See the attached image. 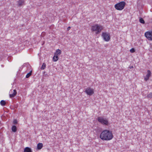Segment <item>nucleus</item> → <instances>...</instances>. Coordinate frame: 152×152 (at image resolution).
Segmentation results:
<instances>
[{
	"label": "nucleus",
	"instance_id": "obj_1",
	"mask_svg": "<svg viewBox=\"0 0 152 152\" xmlns=\"http://www.w3.org/2000/svg\"><path fill=\"white\" fill-rule=\"evenodd\" d=\"M100 138L103 140H110L112 139L113 135L111 131L109 130L103 131L100 135Z\"/></svg>",
	"mask_w": 152,
	"mask_h": 152
},
{
	"label": "nucleus",
	"instance_id": "obj_2",
	"mask_svg": "<svg viewBox=\"0 0 152 152\" xmlns=\"http://www.w3.org/2000/svg\"><path fill=\"white\" fill-rule=\"evenodd\" d=\"M103 29V26L100 25L98 24L92 26L91 30L92 32L95 31L96 34L100 33Z\"/></svg>",
	"mask_w": 152,
	"mask_h": 152
},
{
	"label": "nucleus",
	"instance_id": "obj_3",
	"mask_svg": "<svg viewBox=\"0 0 152 152\" xmlns=\"http://www.w3.org/2000/svg\"><path fill=\"white\" fill-rule=\"evenodd\" d=\"M125 4L126 3L124 1H122L115 4V7L116 10H123Z\"/></svg>",
	"mask_w": 152,
	"mask_h": 152
},
{
	"label": "nucleus",
	"instance_id": "obj_4",
	"mask_svg": "<svg viewBox=\"0 0 152 152\" xmlns=\"http://www.w3.org/2000/svg\"><path fill=\"white\" fill-rule=\"evenodd\" d=\"M97 120L98 121L102 124L106 125H108V121L107 119H104L102 117H98Z\"/></svg>",
	"mask_w": 152,
	"mask_h": 152
},
{
	"label": "nucleus",
	"instance_id": "obj_5",
	"mask_svg": "<svg viewBox=\"0 0 152 152\" xmlns=\"http://www.w3.org/2000/svg\"><path fill=\"white\" fill-rule=\"evenodd\" d=\"M102 36L104 39L106 41L108 42L110 39V34L107 32H104L102 33Z\"/></svg>",
	"mask_w": 152,
	"mask_h": 152
},
{
	"label": "nucleus",
	"instance_id": "obj_6",
	"mask_svg": "<svg viewBox=\"0 0 152 152\" xmlns=\"http://www.w3.org/2000/svg\"><path fill=\"white\" fill-rule=\"evenodd\" d=\"M85 90L84 92L88 95L91 96L94 93V90L90 87H88Z\"/></svg>",
	"mask_w": 152,
	"mask_h": 152
},
{
	"label": "nucleus",
	"instance_id": "obj_7",
	"mask_svg": "<svg viewBox=\"0 0 152 152\" xmlns=\"http://www.w3.org/2000/svg\"><path fill=\"white\" fill-rule=\"evenodd\" d=\"M145 36L149 40H152V30L146 32Z\"/></svg>",
	"mask_w": 152,
	"mask_h": 152
},
{
	"label": "nucleus",
	"instance_id": "obj_8",
	"mask_svg": "<svg viewBox=\"0 0 152 152\" xmlns=\"http://www.w3.org/2000/svg\"><path fill=\"white\" fill-rule=\"evenodd\" d=\"M25 1V0H18L17 1V5L19 7H20L24 5Z\"/></svg>",
	"mask_w": 152,
	"mask_h": 152
},
{
	"label": "nucleus",
	"instance_id": "obj_9",
	"mask_svg": "<svg viewBox=\"0 0 152 152\" xmlns=\"http://www.w3.org/2000/svg\"><path fill=\"white\" fill-rule=\"evenodd\" d=\"M147 74L144 77V80L146 81H147L149 79V78L151 75V72L150 70H147Z\"/></svg>",
	"mask_w": 152,
	"mask_h": 152
},
{
	"label": "nucleus",
	"instance_id": "obj_10",
	"mask_svg": "<svg viewBox=\"0 0 152 152\" xmlns=\"http://www.w3.org/2000/svg\"><path fill=\"white\" fill-rule=\"evenodd\" d=\"M16 91L15 89L13 90V92L12 94H10V98H13L17 94Z\"/></svg>",
	"mask_w": 152,
	"mask_h": 152
},
{
	"label": "nucleus",
	"instance_id": "obj_11",
	"mask_svg": "<svg viewBox=\"0 0 152 152\" xmlns=\"http://www.w3.org/2000/svg\"><path fill=\"white\" fill-rule=\"evenodd\" d=\"M24 152H32V151L30 148L26 147L24 148Z\"/></svg>",
	"mask_w": 152,
	"mask_h": 152
},
{
	"label": "nucleus",
	"instance_id": "obj_12",
	"mask_svg": "<svg viewBox=\"0 0 152 152\" xmlns=\"http://www.w3.org/2000/svg\"><path fill=\"white\" fill-rule=\"evenodd\" d=\"M43 147V144L41 143H39L37 145V149L38 150L41 149Z\"/></svg>",
	"mask_w": 152,
	"mask_h": 152
},
{
	"label": "nucleus",
	"instance_id": "obj_13",
	"mask_svg": "<svg viewBox=\"0 0 152 152\" xmlns=\"http://www.w3.org/2000/svg\"><path fill=\"white\" fill-rule=\"evenodd\" d=\"M61 53V50L58 49L56 50V52L55 53V55H57V56H59Z\"/></svg>",
	"mask_w": 152,
	"mask_h": 152
},
{
	"label": "nucleus",
	"instance_id": "obj_14",
	"mask_svg": "<svg viewBox=\"0 0 152 152\" xmlns=\"http://www.w3.org/2000/svg\"><path fill=\"white\" fill-rule=\"evenodd\" d=\"M58 59V56L55 55L53 58V61H56Z\"/></svg>",
	"mask_w": 152,
	"mask_h": 152
},
{
	"label": "nucleus",
	"instance_id": "obj_15",
	"mask_svg": "<svg viewBox=\"0 0 152 152\" xmlns=\"http://www.w3.org/2000/svg\"><path fill=\"white\" fill-rule=\"evenodd\" d=\"M12 131L15 132H16L17 130V128L15 126H13L12 127Z\"/></svg>",
	"mask_w": 152,
	"mask_h": 152
},
{
	"label": "nucleus",
	"instance_id": "obj_16",
	"mask_svg": "<svg viewBox=\"0 0 152 152\" xmlns=\"http://www.w3.org/2000/svg\"><path fill=\"white\" fill-rule=\"evenodd\" d=\"M6 102L4 100H2L0 102V104L2 106H4L6 104Z\"/></svg>",
	"mask_w": 152,
	"mask_h": 152
},
{
	"label": "nucleus",
	"instance_id": "obj_17",
	"mask_svg": "<svg viewBox=\"0 0 152 152\" xmlns=\"http://www.w3.org/2000/svg\"><path fill=\"white\" fill-rule=\"evenodd\" d=\"M32 73V71H30L28 73L26 76V78H28L31 75Z\"/></svg>",
	"mask_w": 152,
	"mask_h": 152
},
{
	"label": "nucleus",
	"instance_id": "obj_18",
	"mask_svg": "<svg viewBox=\"0 0 152 152\" xmlns=\"http://www.w3.org/2000/svg\"><path fill=\"white\" fill-rule=\"evenodd\" d=\"M139 21L140 23L142 24H144L145 23V22L142 18H140L139 19Z\"/></svg>",
	"mask_w": 152,
	"mask_h": 152
},
{
	"label": "nucleus",
	"instance_id": "obj_19",
	"mask_svg": "<svg viewBox=\"0 0 152 152\" xmlns=\"http://www.w3.org/2000/svg\"><path fill=\"white\" fill-rule=\"evenodd\" d=\"M46 64H45V63H44L42 65L41 67V69H42V70L44 69H45V68L46 67Z\"/></svg>",
	"mask_w": 152,
	"mask_h": 152
},
{
	"label": "nucleus",
	"instance_id": "obj_20",
	"mask_svg": "<svg viewBox=\"0 0 152 152\" xmlns=\"http://www.w3.org/2000/svg\"><path fill=\"white\" fill-rule=\"evenodd\" d=\"M148 98H151L152 97V93H150L147 96Z\"/></svg>",
	"mask_w": 152,
	"mask_h": 152
},
{
	"label": "nucleus",
	"instance_id": "obj_21",
	"mask_svg": "<svg viewBox=\"0 0 152 152\" xmlns=\"http://www.w3.org/2000/svg\"><path fill=\"white\" fill-rule=\"evenodd\" d=\"M130 51L131 53H133L135 51V50L134 48H132L130 50Z\"/></svg>",
	"mask_w": 152,
	"mask_h": 152
},
{
	"label": "nucleus",
	"instance_id": "obj_22",
	"mask_svg": "<svg viewBox=\"0 0 152 152\" xmlns=\"http://www.w3.org/2000/svg\"><path fill=\"white\" fill-rule=\"evenodd\" d=\"M17 123V121L16 120H15L13 121V123L14 124H16Z\"/></svg>",
	"mask_w": 152,
	"mask_h": 152
},
{
	"label": "nucleus",
	"instance_id": "obj_23",
	"mask_svg": "<svg viewBox=\"0 0 152 152\" xmlns=\"http://www.w3.org/2000/svg\"><path fill=\"white\" fill-rule=\"evenodd\" d=\"M71 28V27L69 26L67 28V30L69 31Z\"/></svg>",
	"mask_w": 152,
	"mask_h": 152
},
{
	"label": "nucleus",
	"instance_id": "obj_24",
	"mask_svg": "<svg viewBox=\"0 0 152 152\" xmlns=\"http://www.w3.org/2000/svg\"><path fill=\"white\" fill-rule=\"evenodd\" d=\"M12 93V90H11L10 92V93Z\"/></svg>",
	"mask_w": 152,
	"mask_h": 152
},
{
	"label": "nucleus",
	"instance_id": "obj_25",
	"mask_svg": "<svg viewBox=\"0 0 152 152\" xmlns=\"http://www.w3.org/2000/svg\"><path fill=\"white\" fill-rule=\"evenodd\" d=\"M133 68V67L132 66L130 67V69H131V68Z\"/></svg>",
	"mask_w": 152,
	"mask_h": 152
}]
</instances>
